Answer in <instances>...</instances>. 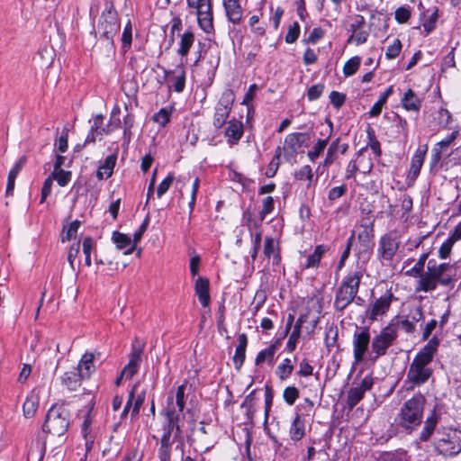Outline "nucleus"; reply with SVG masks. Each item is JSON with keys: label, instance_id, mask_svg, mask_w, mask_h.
<instances>
[{"label": "nucleus", "instance_id": "nucleus-35", "mask_svg": "<svg viewBox=\"0 0 461 461\" xmlns=\"http://www.w3.org/2000/svg\"><path fill=\"white\" fill-rule=\"evenodd\" d=\"M278 343H279V339L276 340L275 343L271 344L268 348L261 350L256 357L255 364L257 366H259L266 361L272 363L274 356L277 350Z\"/></svg>", "mask_w": 461, "mask_h": 461}, {"label": "nucleus", "instance_id": "nucleus-50", "mask_svg": "<svg viewBox=\"0 0 461 461\" xmlns=\"http://www.w3.org/2000/svg\"><path fill=\"white\" fill-rule=\"evenodd\" d=\"M402 50V42L399 39H395L390 46L387 47L385 57L388 59H395Z\"/></svg>", "mask_w": 461, "mask_h": 461}, {"label": "nucleus", "instance_id": "nucleus-60", "mask_svg": "<svg viewBox=\"0 0 461 461\" xmlns=\"http://www.w3.org/2000/svg\"><path fill=\"white\" fill-rule=\"evenodd\" d=\"M153 120L160 126H165L170 120V113L163 108L153 115Z\"/></svg>", "mask_w": 461, "mask_h": 461}, {"label": "nucleus", "instance_id": "nucleus-54", "mask_svg": "<svg viewBox=\"0 0 461 461\" xmlns=\"http://www.w3.org/2000/svg\"><path fill=\"white\" fill-rule=\"evenodd\" d=\"M274 199L271 196H267L262 202V210L260 212V220L263 221L265 217L271 213L274 210Z\"/></svg>", "mask_w": 461, "mask_h": 461}, {"label": "nucleus", "instance_id": "nucleus-34", "mask_svg": "<svg viewBox=\"0 0 461 461\" xmlns=\"http://www.w3.org/2000/svg\"><path fill=\"white\" fill-rule=\"evenodd\" d=\"M304 420L301 418L300 415H296L290 428L291 438L294 441H298L304 437Z\"/></svg>", "mask_w": 461, "mask_h": 461}, {"label": "nucleus", "instance_id": "nucleus-17", "mask_svg": "<svg viewBox=\"0 0 461 461\" xmlns=\"http://www.w3.org/2000/svg\"><path fill=\"white\" fill-rule=\"evenodd\" d=\"M374 223L375 220L371 217H366L362 219L361 221V231L358 233L357 239L361 245L366 249H371L374 246V237H375V230H374Z\"/></svg>", "mask_w": 461, "mask_h": 461}, {"label": "nucleus", "instance_id": "nucleus-22", "mask_svg": "<svg viewBox=\"0 0 461 461\" xmlns=\"http://www.w3.org/2000/svg\"><path fill=\"white\" fill-rule=\"evenodd\" d=\"M244 133L243 124L240 121L232 119L228 122V126L225 129V137L227 142L230 145H236L241 139Z\"/></svg>", "mask_w": 461, "mask_h": 461}, {"label": "nucleus", "instance_id": "nucleus-41", "mask_svg": "<svg viewBox=\"0 0 461 461\" xmlns=\"http://www.w3.org/2000/svg\"><path fill=\"white\" fill-rule=\"evenodd\" d=\"M112 239L119 249H128L132 245L131 238L119 231H113Z\"/></svg>", "mask_w": 461, "mask_h": 461}, {"label": "nucleus", "instance_id": "nucleus-33", "mask_svg": "<svg viewBox=\"0 0 461 461\" xmlns=\"http://www.w3.org/2000/svg\"><path fill=\"white\" fill-rule=\"evenodd\" d=\"M438 423V418L433 411L425 420L423 429L420 434V440L426 442L429 439Z\"/></svg>", "mask_w": 461, "mask_h": 461}, {"label": "nucleus", "instance_id": "nucleus-25", "mask_svg": "<svg viewBox=\"0 0 461 461\" xmlns=\"http://www.w3.org/2000/svg\"><path fill=\"white\" fill-rule=\"evenodd\" d=\"M239 344L236 347L235 354L233 356V363L235 368L240 370L246 358V348L248 345V338L245 333H241L238 337Z\"/></svg>", "mask_w": 461, "mask_h": 461}, {"label": "nucleus", "instance_id": "nucleus-30", "mask_svg": "<svg viewBox=\"0 0 461 461\" xmlns=\"http://www.w3.org/2000/svg\"><path fill=\"white\" fill-rule=\"evenodd\" d=\"M94 359L95 355L91 352H86L82 356L77 366V370L83 375V377H89L95 371Z\"/></svg>", "mask_w": 461, "mask_h": 461}, {"label": "nucleus", "instance_id": "nucleus-23", "mask_svg": "<svg viewBox=\"0 0 461 461\" xmlns=\"http://www.w3.org/2000/svg\"><path fill=\"white\" fill-rule=\"evenodd\" d=\"M402 107L410 112L418 113L421 108L422 101L412 89H408L401 98Z\"/></svg>", "mask_w": 461, "mask_h": 461}, {"label": "nucleus", "instance_id": "nucleus-26", "mask_svg": "<svg viewBox=\"0 0 461 461\" xmlns=\"http://www.w3.org/2000/svg\"><path fill=\"white\" fill-rule=\"evenodd\" d=\"M307 314H303L297 319L294 326V330L286 343V349L288 350V352H293L295 349L296 344L301 335V329L303 327V324L307 321Z\"/></svg>", "mask_w": 461, "mask_h": 461}, {"label": "nucleus", "instance_id": "nucleus-21", "mask_svg": "<svg viewBox=\"0 0 461 461\" xmlns=\"http://www.w3.org/2000/svg\"><path fill=\"white\" fill-rule=\"evenodd\" d=\"M222 4L228 20L233 24H240L243 17L240 0H223Z\"/></svg>", "mask_w": 461, "mask_h": 461}, {"label": "nucleus", "instance_id": "nucleus-12", "mask_svg": "<svg viewBox=\"0 0 461 461\" xmlns=\"http://www.w3.org/2000/svg\"><path fill=\"white\" fill-rule=\"evenodd\" d=\"M234 93L230 89L222 92L218 104L215 106L213 115V126L216 129L221 128L228 119L234 103Z\"/></svg>", "mask_w": 461, "mask_h": 461}, {"label": "nucleus", "instance_id": "nucleus-56", "mask_svg": "<svg viewBox=\"0 0 461 461\" xmlns=\"http://www.w3.org/2000/svg\"><path fill=\"white\" fill-rule=\"evenodd\" d=\"M330 101L336 109H339L346 101V95L338 91H332L330 94Z\"/></svg>", "mask_w": 461, "mask_h": 461}, {"label": "nucleus", "instance_id": "nucleus-24", "mask_svg": "<svg viewBox=\"0 0 461 461\" xmlns=\"http://www.w3.org/2000/svg\"><path fill=\"white\" fill-rule=\"evenodd\" d=\"M209 280L205 277H198L195 282L194 290L201 304L207 307L210 304L211 297L209 294Z\"/></svg>", "mask_w": 461, "mask_h": 461}, {"label": "nucleus", "instance_id": "nucleus-55", "mask_svg": "<svg viewBox=\"0 0 461 461\" xmlns=\"http://www.w3.org/2000/svg\"><path fill=\"white\" fill-rule=\"evenodd\" d=\"M324 85L316 84L309 87L307 91V98L309 101H314L320 98L324 90Z\"/></svg>", "mask_w": 461, "mask_h": 461}, {"label": "nucleus", "instance_id": "nucleus-57", "mask_svg": "<svg viewBox=\"0 0 461 461\" xmlns=\"http://www.w3.org/2000/svg\"><path fill=\"white\" fill-rule=\"evenodd\" d=\"M393 122L396 123L397 132L402 134L404 138L408 136V122L405 119L398 114L394 115Z\"/></svg>", "mask_w": 461, "mask_h": 461}, {"label": "nucleus", "instance_id": "nucleus-16", "mask_svg": "<svg viewBox=\"0 0 461 461\" xmlns=\"http://www.w3.org/2000/svg\"><path fill=\"white\" fill-rule=\"evenodd\" d=\"M373 384V377L371 375H366L358 384L348 390L347 404L350 410H352L364 398L366 392L372 389Z\"/></svg>", "mask_w": 461, "mask_h": 461}, {"label": "nucleus", "instance_id": "nucleus-38", "mask_svg": "<svg viewBox=\"0 0 461 461\" xmlns=\"http://www.w3.org/2000/svg\"><path fill=\"white\" fill-rule=\"evenodd\" d=\"M429 252L422 253L414 266L405 272V276L410 277H418L424 271L425 263L429 258Z\"/></svg>", "mask_w": 461, "mask_h": 461}, {"label": "nucleus", "instance_id": "nucleus-7", "mask_svg": "<svg viewBox=\"0 0 461 461\" xmlns=\"http://www.w3.org/2000/svg\"><path fill=\"white\" fill-rule=\"evenodd\" d=\"M120 27L117 12L113 6H110L103 12L97 26V32L101 39L106 41L111 48L113 47V38L119 32Z\"/></svg>", "mask_w": 461, "mask_h": 461}, {"label": "nucleus", "instance_id": "nucleus-49", "mask_svg": "<svg viewBox=\"0 0 461 461\" xmlns=\"http://www.w3.org/2000/svg\"><path fill=\"white\" fill-rule=\"evenodd\" d=\"M132 41V27L131 23L129 21L123 30L122 35V48L124 50H127L131 45Z\"/></svg>", "mask_w": 461, "mask_h": 461}, {"label": "nucleus", "instance_id": "nucleus-20", "mask_svg": "<svg viewBox=\"0 0 461 461\" xmlns=\"http://www.w3.org/2000/svg\"><path fill=\"white\" fill-rule=\"evenodd\" d=\"M305 137L306 134L303 132L290 133L285 137L283 149L287 159L296 155L297 149L303 144Z\"/></svg>", "mask_w": 461, "mask_h": 461}, {"label": "nucleus", "instance_id": "nucleus-37", "mask_svg": "<svg viewBox=\"0 0 461 461\" xmlns=\"http://www.w3.org/2000/svg\"><path fill=\"white\" fill-rule=\"evenodd\" d=\"M194 41V34L188 31L182 34L181 40L179 42V49L177 50V53L182 57H186L191 47L193 46Z\"/></svg>", "mask_w": 461, "mask_h": 461}, {"label": "nucleus", "instance_id": "nucleus-18", "mask_svg": "<svg viewBox=\"0 0 461 461\" xmlns=\"http://www.w3.org/2000/svg\"><path fill=\"white\" fill-rule=\"evenodd\" d=\"M365 18L360 14H357L354 17V22L350 24V30L352 34L348 40V42L355 41L357 45L363 44L366 41L368 37V32L363 30L365 25Z\"/></svg>", "mask_w": 461, "mask_h": 461}, {"label": "nucleus", "instance_id": "nucleus-29", "mask_svg": "<svg viewBox=\"0 0 461 461\" xmlns=\"http://www.w3.org/2000/svg\"><path fill=\"white\" fill-rule=\"evenodd\" d=\"M366 134L368 139L367 145L357 151V157H360L368 147L371 149V150L376 157H380L382 154L381 144L379 140L376 139L375 130L371 126L367 127Z\"/></svg>", "mask_w": 461, "mask_h": 461}, {"label": "nucleus", "instance_id": "nucleus-40", "mask_svg": "<svg viewBox=\"0 0 461 461\" xmlns=\"http://www.w3.org/2000/svg\"><path fill=\"white\" fill-rule=\"evenodd\" d=\"M294 371V366L289 358H285L283 362L277 366L276 374L280 380L287 379Z\"/></svg>", "mask_w": 461, "mask_h": 461}, {"label": "nucleus", "instance_id": "nucleus-19", "mask_svg": "<svg viewBox=\"0 0 461 461\" xmlns=\"http://www.w3.org/2000/svg\"><path fill=\"white\" fill-rule=\"evenodd\" d=\"M427 146H425L424 149L419 148L412 156L409 174L407 176L409 185H413L418 176L420 175L427 153Z\"/></svg>", "mask_w": 461, "mask_h": 461}, {"label": "nucleus", "instance_id": "nucleus-11", "mask_svg": "<svg viewBox=\"0 0 461 461\" xmlns=\"http://www.w3.org/2000/svg\"><path fill=\"white\" fill-rule=\"evenodd\" d=\"M394 299L393 293L388 290L379 298L370 302L365 312V316L368 321L373 323L385 316Z\"/></svg>", "mask_w": 461, "mask_h": 461}, {"label": "nucleus", "instance_id": "nucleus-45", "mask_svg": "<svg viewBox=\"0 0 461 461\" xmlns=\"http://www.w3.org/2000/svg\"><path fill=\"white\" fill-rule=\"evenodd\" d=\"M81 222L78 220H76L69 223L67 227L63 228V238L62 241L70 240L72 238L76 237L78 228L80 227Z\"/></svg>", "mask_w": 461, "mask_h": 461}, {"label": "nucleus", "instance_id": "nucleus-48", "mask_svg": "<svg viewBox=\"0 0 461 461\" xmlns=\"http://www.w3.org/2000/svg\"><path fill=\"white\" fill-rule=\"evenodd\" d=\"M90 129H92V131H97L99 134H109L111 132V130L104 127V116L102 114H97L94 118Z\"/></svg>", "mask_w": 461, "mask_h": 461}, {"label": "nucleus", "instance_id": "nucleus-3", "mask_svg": "<svg viewBox=\"0 0 461 461\" xmlns=\"http://www.w3.org/2000/svg\"><path fill=\"white\" fill-rule=\"evenodd\" d=\"M362 277L363 270L357 267L344 278L336 292L334 307L337 311H344L354 301L358 293Z\"/></svg>", "mask_w": 461, "mask_h": 461}, {"label": "nucleus", "instance_id": "nucleus-47", "mask_svg": "<svg viewBox=\"0 0 461 461\" xmlns=\"http://www.w3.org/2000/svg\"><path fill=\"white\" fill-rule=\"evenodd\" d=\"M283 398L288 405H293L299 398V390L295 386H287L283 392Z\"/></svg>", "mask_w": 461, "mask_h": 461}, {"label": "nucleus", "instance_id": "nucleus-52", "mask_svg": "<svg viewBox=\"0 0 461 461\" xmlns=\"http://www.w3.org/2000/svg\"><path fill=\"white\" fill-rule=\"evenodd\" d=\"M455 243L456 241L448 237L447 240L440 246L438 249V257L442 259L448 258Z\"/></svg>", "mask_w": 461, "mask_h": 461}, {"label": "nucleus", "instance_id": "nucleus-63", "mask_svg": "<svg viewBox=\"0 0 461 461\" xmlns=\"http://www.w3.org/2000/svg\"><path fill=\"white\" fill-rule=\"evenodd\" d=\"M411 17V11L409 8L401 6L395 11V20L399 23H406Z\"/></svg>", "mask_w": 461, "mask_h": 461}, {"label": "nucleus", "instance_id": "nucleus-53", "mask_svg": "<svg viewBox=\"0 0 461 461\" xmlns=\"http://www.w3.org/2000/svg\"><path fill=\"white\" fill-rule=\"evenodd\" d=\"M300 35V25L297 22L290 25L288 32L285 35V41L287 43H294L296 41Z\"/></svg>", "mask_w": 461, "mask_h": 461}, {"label": "nucleus", "instance_id": "nucleus-6", "mask_svg": "<svg viewBox=\"0 0 461 461\" xmlns=\"http://www.w3.org/2000/svg\"><path fill=\"white\" fill-rule=\"evenodd\" d=\"M188 382L185 380L181 385L177 386L176 391H170L167 398V405L165 408V416L170 417L177 420H183L185 418L184 409L185 406V390Z\"/></svg>", "mask_w": 461, "mask_h": 461}, {"label": "nucleus", "instance_id": "nucleus-31", "mask_svg": "<svg viewBox=\"0 0 461 461\" xmlns=\"http://www.w3.org/2000/svg\"><path fill=\"white\" fill-rule=\"evenodd\" d=\"M171 73L176 74V77L172 78V86L174 87V90L177 93L183 92L185 85V72L184 68L179 66L174 71H167L164 69L165 77H167Z\"/></svg>", "mask_w": 461, "mask_h": 461}, {"label": "nucleus", "instance_id": "nucleus-58", "mask_svg": "<svg viewBox=\"0 0 461 461\" xmlns=\"http://www.w3.org/2000/svg\"><path fill=\"white\" fill-rule=\"evenodd\" d=\"M136 398L133 400V406L131 410V417H136L139 414L140 409L145 401L146 392L143 390L140 393H136Z\"/></svg>", "mask_w": 461, "mask_h": 461}, {"label": "nucleus", "instance_id": "nucleus-28", "mask_svg": "<svg viewBox=\"0 0 461 461\" xmlns=\"http://www.w3.org/2000/svg\"><path fill=\"white\" fill-rule=\"evenodd\" d=\"M117 161V154L109 155L104 162L99 167L96 176L98 179L103 180L104 178H109L113 172V168L116 165Z\"/></svg>", "mask_w": 461, "mask_h": 461}, {"label": "nucleus", "instance_id": "nucleus-51", "mask_svg": "<svg viewBox=\"0 0 461 461\" xmlns=\"http://www.w3.org/2000/svg\"><path fill=\"white\" fill-rule=\"evenodd\" d=\"M174 179H175L174 175L172 173H169L167 175V176L158 185V186L157 188V195L158 198H160L163 194H165L168 191Z\"/></svg>", "mask_w": 461, "mask_h": 461}, {"label": "nucleus", "instance_id": "nucleus-8", "mask_svg": "<svg viewBox=\"0 0 461 461\" xmlns=\"http://www.w3.org/2000/svg\"><path fill=\"white\" fill-rule=\"evenodd\" d=\"M397 337L398 328L394 323L391 322L383 328L371 342L372 350L375 354V359L385 356L388 348L393 345Z\"/></svg>", "mask_w": 461, "mask_h": 461}, {"label": "nucleus", "instance_id": "nucleus-46", "mask_svg": "<svg viewBox=\"0 0 461 461\" xmlns=\"http://www.w3.org/2000/svg\"><path fill=\"white\" fill-rule=\"evenodd\" d=\"M134 123V117L132 114L128 113L123 120V140L129 143L131 139V128Z\"/></svg>", "mask_w": 461, "mask_h": 461}, {"label": "nucleus", "instance_id": "nucleus-61", "mask_svg": "<svg viewBox=\"0 0 461 461\" xmlns=\"http://www.w3.org/2000/svg\"><path fill=\"white\" fill-rule=\"evenodd\" d=\"M347 193L346 185L333 187L330 190L328 198L330 201H336Z\"/></svg>", "mask_w": 461, "mask_h": 461}, {"label": "nucleus", "instance_id": "nucleus-4", "mask_svg": "<svg viewBox=\"0 0 461 461\" xmlns=\"http://www.w3.org/2000/svg\"><path fill=\"white\" fill-rule=\"evenodd\" d=\"M426 399L417 393L407 400L398 414L399 425L409 430L416 429L421 423Z\"/></svg>", "mask_w": 461, "mask_h": 461}, {"label": "nucleus", "instance_id": "nucleus-2", "mask_svg": "<svg viewBox=\"0 0 461 461\" xmlns=\"http://www.w3.org/2000/svg\"><path fill=\"white\" fill-rule=\"evenodd\" d=\"M70 424V412L65 405H53L48 411L42 427L43 432L57 438L61 443Z\"/></svg>", "mask_w": 461, "mask_h": 461}, {"label": "nucleus", "instance_id": "nucleus-5", "mask_svg": "<svg viewBox=\"0 0 461 461\" xmlns=\"http://www.w3.org/2000/svg\"><path fill=\"white\" fill-rule=\"evenodd\" d=\"M167 418V423L163 426V434L160 438V447L158 448V457L160 461H170L172 445L174 439H172V434L175 430L174 438H177L182 433V428L184 427L183 420H177Z\"/></svg>", "mask_w": 461, "mask_h": 461}, {"label": "nucleus", "instance_id": "nucleus-27", "mask_svg": "<svg viewBox=\"0 0 461 461\" xmlns=\"http://www.w3.org/2000/svg\"><path fill=\"white\" fill-rule=\"evenodd\" d=\"M84 378L83 375L80 374L74 368L71 371L66 372L62 376V384L70 391H76L81 385V379Z\"/></svg>", "mask_w": 461, "mask_h": 461}, {"label": "nucleus", "instance_id": "nucleus-9", "mask_svg": "<svg viewBox=\"0 0 461 461\" xmlns=\"http://www.w3.org/2000/svg\"><path fill=\"white\" fill-rule=\"evenodd\" d=\"M188 8L196 12L200 28L206 33L214 31L212 0H186Z\"/></svg>", "mask_w": 461, "mask_h": 461}, {"label": "nucleus", "instance_id": "nucleus-15", "mask_svg": "<svg viewBox=\"0 0 461 461\" xmlns=\"http://www.w3.org/2000/svg\"><path fill=\"white\" fill-rule=\"evenodd\" d=\"M419 280L415 288L416 292H431L434 291L438 285L440 276L434 270V259H429L427 263V270L423 271L421 275L418 276Z\"/></svg>", "mask_w": 461, "mask_h": 461}, {"label": "nucleus", "instance_id": "nucleus-1", "mask_svg": "<svg viewBox=\"0 0 461 461\" xmlns=\"http://www.w3.org/2000/svg\"><path fill=\"white\" fill-rule=\"evenodd\" d=\"M438 346V340L433 338L414 357L405 380L406 384H411V388L425 384L432 375L429 365L437 352Z\"/></svg>", "mask_w": 461, "mask_h": 461}, {"label": "nucleus", "instance_id": "nucleus-62", "mask_svg": "<svg viewBox=\"0 0 461 461\" xmlns=\"http://www.w3.org/2000/svg\"><path fill=\"white\" fill-rule=\"evenodd\" d=\"M53 179L50 178V175L45 179L42 188H41V203H43L47 197L51 193Z\"/></svg>", "mask_w": 461, "mask_h": 461}, {"label": "nucleus", "instance_id": "nucleus-44", "mask_svg": "<svg viewBox=\"0 0 461 461\" xmlns=\"http://www.w3.org/2000/svg\"><path fill=\"white\" fill-rule=\"evenodd\" d=\"M328 144V139L318 140L312 149L308 151V157L311 161L314 162L316 158L323 152L324 149Z\"/></svg>", "mask_w": 461, "mask_h": 461}, {"label": "nucleus", "instance_id": "nucleus-32", "mask_svg": "<svg viewBox=\"0 0 461 461\" xmlns=\"http://www.w3.org/2000/svg\"><path fill=\"white\" fill-rule=\"evenodd\" d=\"M328 250L325 245L316 246L312 254L309 255L306 258V262L303 265V268H315L318 267L322 256Z\"/></svg>", "mask_w": 461, "mask_h": 461}, {"label": "nucleus", "instance_id": "nucleus-13", "mask_svg": "<svg viewBox=\"0 0 461 461\" xmlns=\"http://www.w3.org/2000/svg\"><path fill=\"white\" fill-rule=\"evenodd\" d=\"M401 244L400 236L390 231L383 235L379 240L377 254L383 261H392Z\"/></svg>", "mask_w": 461, "mask_h": 461}, {"label": "nucleus", "instance_id": "nucleus-10", "mask_svg": "<svg viewBox=\"0 0 461 461\" xmlns=\"http://www.w3.org/2000/svg\"><path fill=\"white\" fill-rule=\"evenodd\" d=\"M436 450L439 455L453 457L461 453V430L450 429L437 440Z\"/></svg>", "mask_w": 461, "mask_h": 461}, {"label": "nucleus", "instance_id": "nucleus-36", "mask_svg": "<svg viewBox=\"0 0 461 461\" xmlns=\"http://www.w3.org/2000/svg\"><path fill=\"white\" fill-rule=\"evenodd\" d=\"M142 352H143V344H141L140 342L138 341V339H136L131 345L130 359H129V363L127 365H130V366H134L139 369L140 363H141Z\"/></svg>", "mask_w": 461, "mask_h": 461}, {"label": "nucleus", "instance_id": "nucleus-64", "mask_svg": "<svg viewBox=\"0 0 461 461\" xmlns=\"http://www.w3.org/2000/svg\"><path fill=\"white\" fill-rule=\"evenodd\" d=\"M294 177L297 180L308 179L312 181V167L309 165L303 167L300 170L294 173Z\"/></svg>", "mask_w": 461, "mask_h": 461}, {"label": "nucleus", "instance_id": "nucleus-14", "mask_svg": "<svg viewBox=\"0 0 461 461\" xmlns=\"http://www.w3.org/2000/svg\"><path fill=\"white\" fill-rule=\"evenodd\" d=\"M352 344L354 361L356 364H359L364 361L370 344L369 328L364 327L360 330H356L353 335Z\"/></svg>", "mask_w": 461, "mask_h": 461}, {"label": "nucleus", "instance_id": "nucleus-43", "mask_svg": "<svg viewBox=\"0 0 461 461\" xmlns=\"http://www.w3.org/2000/svg\"><path fill=\"white\" fill-rule=\"evenodd\" d=\"M71 172L66 170L52 171L50 178L56 180L60 186H65L71 180Z\"/></svg>", "mask_w": 461, "mask_h": 461}, {"label": "nucleus", "instance_id": "nucleus-42", "mask_svg": "<svg viewBox=\"0 0 461 461\" xmlns=\"http://www.w3.org/2000/svg\"><path fill=\"white\" fill-rule=\"evenodd\" d=\"M360 63L361 59L358 56H355L348 59L343 67L344 75L346 77L353 76L359 68Z\"/></svg>", "mask_w": 461, "mask_h": 461}, {"label": "nucleus", "instance_id": "nucleus-39", "mask_svg": "<svg viewBox=\"0 0 461 461\" xmlns=\"http://www.w3.org/2000/svg\"><path fill=\"white\" fill-rule=\"evenodd\" d=\"M39 406L38 398L33 395H28L23 405V414L26 418H32L36 413Z\"/></svg>", "mask_w": 461, "mask_h": 461}, {"label": "nucleus", "instance_id": "nucleus-59", "mask_svg": "<svg viewBox=\"0 0 461 461\" xmlns=\"http://www.w3.org/2000/svg\"><path fill=\"white\" fill-rule=\"evenodd\" d=\"M276 251V242L275 240L271 237H267L265 240L264 245V255L266 258H270L271 256H275ZM276 257H279L278 254Z\"/></svg>", "mask_w": 461, "mask_h": 461}]
</instances>
